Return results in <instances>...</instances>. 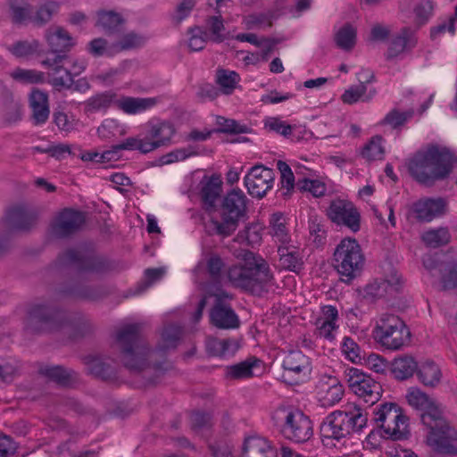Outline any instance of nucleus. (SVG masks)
I'll use <instances>...</instances> for the list:
<instances>
[{
	"label": "nucleus",
	"mask_w": 457,
	"mask_h": 457,
	"mask_svg": "<svg viewBox=\"0 0 457 457\" xmlns=\"http://www.w3.org/2000/svg\"><path fill=\"white\" fill-rule=\"evenodd\" d=\"M416 370L418 371L417 361L411 356L395 358L392 363V372L400 380L411 378Z\"/></svg>",
	"instance_id": "2f4dec72"
},
{
	"label": "nucleus",
	"mask_w": 457,
	"mask_h": 457,
	"mask_svg": "<svg viewBox=\"0 0 457 457\" xmlns=\"http://www.w3.org/2000/svg\"><path fill=\"white\" fill-rule=\"evenodd\" d=\"M274 180L273 170L257 165L251 168L245 176L244 184L250 195L262 198L272 188Z\"/></svg>",
	"instance_id": "4468645a"
},
{
	"label": "nucleus",
	"mask_w": 457,
	"mask_h": 457,
	"mask_svg": "<svg viewBox=\"0 0 457 457\" xmlns=\"http://www.w3.org/2000/svg\"><path fill=\"white\" fill-rule=\"evenodd\" d=\"M10 9L12 19L21 21L30 14V4L28 0H10Z\"/></svg>",
	"instance_id": "864d4df0"
},
{
	"label": "nucleus",
	"mask_w": 457,
	"mask_h": 457,
	"mask_svg": "<svg viewBox=\"0 0 457 457\" xmlns=\"http://www.w3.org/2000/svg\"><path fill=\"white\" fill-rule=\"evenodd\" d=\"M366 91L367 86L362 84L351 87L342 95V101L348 104L357 103L358 101H368L374 96L375 91L373 90L372 94L369 96L366 95Z\"/></svg>",
	"instance_id": "09e8293b"
},
{
	"label": "nucleus",
	"mask_w": 457,
	"mask_h": 457,
	"mask_svg": "<svg viewBox=\"0 0 457 457\" xmlns=\"http://www.w3.org/2000/svg\"><path fill=\"white\" fill-rule=\"evenodd\" d=\"M421 239L424 244L431 248H437L450 242L451 235L447 228L440 227L425 231Z\"/></svg>",
	"instance_id": "72a5a7b5"
},
{
	"label": "nucleus",
	"mask_w": 457,
	"mask_h": 457,
	"mask_svg": "<svg viewBox=\"0 0 457 457\" xmlns=\"http://www.w3.org/2000/svg\"><path fill=\"white\" fill-rule=\"evenodd\" d=\"M275 419L280 423L281 433L288 440L304 443L313 435L311 420L299 410H279L275 413Z\"/></svg>",
	"instance_id": "9d476101"
},
{
	"label": "nucleus",
	"mask_w": 457,
	"mask_h": 457,
	"mask_svg": "<svg viewBox=\"0 0 457 457\" xmlns=\"http://www.w3.org/2000/svg\"><path fill=\"white\" fill-rule=\"evenodd\" d=\"M212 325L219 328H236L239 326V320L230 306L220 302L216 303L210 313Z\"/></svg>",
	"instance_id": "b1692460"
},
{
	"label": "nucleus",
	"mask_w": 457,
	"mask_h": 457,
	"mask_svg": "<svg viewBox=\"0 0 457 457\" xmlns=\"http://www.w3.org/2000/svg\"><path fill=\"white\" fill-rule=\"evenodd\" d=\"M115 106L128 114H135L143 108V100L129 96L120 97L115 101Z\"/></svg>",
	"instance_id": "6e6d98bb"
},
{
	"label": "nucleus",
	"mask_w": 457,
	"mask_h": 457,
	"mask_svg": "<svg viewBox=\"0 0 457 457\" xmlns=\"http://www.w3.org/2000/svg\"><path fill=\"white\" fill-rule=\"evenodd\" d=\"M182 335V329L179 326L170 325L166 327L162 332L163 347L165 349L174 348L177 346Z\"/></svg>",
	"instance_id": "13d9d810"
},
{
	"label": "nucleus",
	"mask_w": 457,
	"mask_h": 457,
	"mask_svg": "<svg viewBox=\"0 0 457 457\" xmlns=\"http://www.w3.org/2000/svg\"><path fill=\"white\" fill-rule=\"evenodd\" d=\"M41 64L50 70L49 83L54 87H70L74 77L80 75L87 67L85 59L63 54L46 58Z\"/></svg>",
	"instance_id": "6e6552de"
},
{
	"label": "nucleus",
	"mask_w": 457,
	"mask_h": 457,
	"mask_svg": "<svg viewBox=\"0 0 457 457\" xmlns=\"http://www.w3.org/2000/svg\"><path fill=\"white\" fill-rule=\"evenodd\" d=\"M249 199L239 188L228 191L220 206L210 214L206 228L211 235L231 236L247 218Z\"/></svg>",
	"instance_id": "f257e3e1"
},
{
	"label": "nucleus",
	"mask_w": 457,
	"mask_h": 457,
	"mask_svg": "<svg viewBox=\"0 0 457 457\" xmlns=\"http://www.w3.org/2000/svg\"><path fill=\"white\" fill-rule=\"evenodd\" d=\"M229 283L252 293H260L270 281L272 275L266 261L260 255L245 251L242 259L227 270Z\"/></svg>",
	"instance_id": "7ed1b4c3"
},
{
	"label": "nucleus",
	"mask_w": 457,
	"mask_h": 457,
	"mask_svg": "<svg viewBox=\"0 0 457 457\" xmlns=\"http://www.w3.org/2000/svg\"><path fill=\"white\" fill-rule=\"evenodd\" d=\"M278 253L280 268L295 272H298L302 269L303 264V258L295 246L290 244L278 245Z\"/></svg>",
	"instance_id": "cd10ccee"
},
{
	"label": "nucleus",
	"mask_w": 457,
	"mask_h": 457,
	"mask_svg": "<svg viewBox=\"0 0 457 457\" xmlns=\"http://www.w3.org/2000/svg\"><path fill=\"white\" fill-rule=\"evenodd\" d=\"M413 112H400L396 109L390 111L384 118L383 123L389 125L393 129L403 126L409 119L411 118Z\"/></svg>",
	"instance_id": "5fc2aeb1"
},
{
	"label": "nucleus",
	"mask_w": 457,
	"mask_h": 457,
	"mask_svg": "<svg viewBox=\"0 0 457 457\" xmlns=\"http://www.w3.org/2000/svg\"><path fill=\"white\" fill-rule=\"evenodd\" d=\"M432 10L433 4L430 0H421L414 9L416 22L419 25L425 23L430 17Z\"/></svg>",
	"instance_id": "0e129e2a"
},
{
	"label": "nucleus",
	"mask_w": 457,
	"mask_h": 457,
	"mask_svg": "<svg viewBox=\"0 0 457 457\" xmlns=\"http://www.w3.org/2000/svg\"><path fill=\"white\" fill-rule=\"evenodd\" d=\"M221 191V181L218 177L210 178L201 190V198L205 204L212 206Z\"/></svg>",
	"instance_id": "ea45409f"
},
{
	"label": "nucleus",
	"mask_w": 457,
	"mask_h": 457,
	"mask_svg": "<svg viewBox=\"0 0 457 457\" xmlns=\"http://www.w3.org/2000/svg\"><path fill=\"white\" fill-rule=\"evenodd\" d=\"M97 133L103 139H112L126 135L127 128L116 120L107 119L98 128Z\"/></svg>",
	"instance_id": "4c0bfd02"
},
{
	"label": "nucleus",
	"mask_w": 457,
	"mask_h": 457,
	"mask_svg": "<svg viewBox=\"0 0 457 457\" xmlns=\"http://www.w3.org/2000/svg\"><path fill=\"white\" fill-rule=\"evenodd\" d=\"M406 400L411 407L422 411V422L425 415H429L434 419L442 412L436 401L418 387H411L408 390Z\"/></svg>",
	"instance_id": "6ab92c4d"
},
{
	"label": "nucleus",
	"mask_w": 457,
	"mask_h": 457,
	"mask_svg": "<svg viewBox=\"0 0 457 457\" xmlns=\"http://www.w3.org/2000/svg\"><path fill=\"white\" fill-rule=\"evenodd\" d=\"M337 45L345 50L353 47L356 40V29L351 24H345L336 34Z\"/></svg>",
	"instance_id": "de8ad7c7"
},
{
	"label": "nucleus",
	"mask_w": 457,
	"mask_h": 457,
	"mask_svg": "<svg viewBox=\"0 0 457 457\" xmlns=\"http://www.w3.org/2000/svg\"><path fill=\"white\" fill-rule=\"evenodd\" d=\"M453 157L444 147L430 145L418 152L409 162V170L420 184L433 185L445 179L453 170Z\"/></svg>",
	"instance_id": "f03ea898"
},
{
	"label": "nucleus",
	"mask_w": 457,
	"mask_h": 457,
	"mask_svg": "<svg viewBox=\"0 0 457 457\" xmlns=\"http://www.w3.org/2000/svg\"><path fill=\"white\" fill-rule=\"evenodd\" d=\"M29 105L33 112L34 122L45 123L49 117L48 96L39 89H33L29 95Z\"/></svg>",
	"instance_id": "bb28decb"
},
{
	"label": "nucleus",
	"mask_w": 457,
	"mask_h": 457,
	"mask_svg": "<svg viewBox=\"0 0 457 457\" xmlns=\"http://www.w3.org/2000/svg\"><path fill=\"white\" fill-rule=\"evenodd\" d=\"M196 154L197 153L192 146L187 148H179L163 155L161 158L160 162L162 165L170 164L175 162L184 161L187 158Z\"/></svg>",
	"instance_id": "4d7b16f0"
},
{
	"label": "nucleus",
	"mask_w": 457,
	"mask_h": 457,
	"mask_svg": "<svg viewBox=\"0 0 457 457\" xmlns=\"http://www.w3.org/2000/svg\"><path fill=\"white\" fill-rule=\"evenodd\" d=\"M8 221L17 229H28L35 223L36 217L22 208H14L8 212Z\"/></svg>",
	"instance_id": "e433bc0d"
},
{
	"label": "nucleus",
	"mask_w": 457,
	"mask_h": 457,
	"mask_svg": "<svg viewBox=\"0 0 457 457\" xmlns=\"http://www.w3.org/2000/svg\"><path fill=\"white\" fill-rule=\"evenodd\" d=\"M123 22L121 16L114 12L101 11L97 13L96 25L104 31H112Z\"/></svg>",
	"instance_id": "a18cd8bd"
},
{
	"label": "nucleus",
	"mask_w": 457,
	"mask_h": 457,
	"mask_svg": "<svg viewBox=\"0 0 457 457\" xmlns=\"http://www.w3.org/2000/svg\"><path fill=\"white\" fill-rule=\"evenodd\" d=\"M447 203L445 199L426 198L414 204L413 210L417 218L424 221H431L446 212Z\"/></svg>",
	"instance_id": "412c9836"
},
{
	"label": "nucleus",
	"mask_w": 457,
	"mask_h": 457,
	"mask_svg": "<svg viewBox=\"0 0 457 457\" xmlns=\"http://www.w3.org/2000/svg\"><path fill=\"white\" fill-rule=\"evenodd\" d=\"M39 372L59 384L66 385L70 381V373L60 366L43 365Z\"/></svg>",
	"instance_id": "3c124183"
},
{
	"label": "nucleus",
	"mask_w": 457,
	"mask_h": 457,
	"mask_svg": "<svg viewBox=\"0 0 457 457\" xmlns=\"http://www.w3.org/2000/svg\"><path fill=\"white\" fill-rule=\"evenodd\" d=\"M343 395L344 387L336 377H326L319 382L318 397L323 406L337 404Z\"/></svg>",
	"instance_id": "aec40b11"
},
{
	"label": "nucleus",
	"mask_w": 457,
	"mask_h": 457,
	"mask_svg": "<svg viewBox=\"0 0 457 457\" xmlns=\"http://www.w3.org/2000/svg\"><path fill=\"white\" fill-rule=\"evenodd\" d=\"M46 40L52 53L60 54L74 46V39L68 32L60 27L50 28L46 35Z\"/></svg>",
	"instance_id": "a878e982"
},
{
	"label": "nucleus",
	"mask_w": 457,
	"mask_h": 457,
	"mask_svg": "<svg viewBox=\"0 0 457 457\" xmlns=\"http://www.w3.org/2000/svg\"><path fill=\"white\" fill-rule=\"evenodd\" d=\"M207 25L212 33L211 39L212 41L220 43L225 40V36L223 34L225 27L220 16L210 17L207 21Z\"/></svg>",
	"instance_id": "680f3d73"
},
{
	"label": "nucleus",
	"mask_w": 457,
	"mask_h": 457,
	"mask_svg": "<svg viewBox=\"0 0 457 457\" xmlns=\"http://www.w3.org/2000/svg\"><path fill=\"white\" fill-rule=\"evenodd\" d=\"M11 77L25 84H42L46 81L45 73L37 70L17 68L11 72Z\"/></svg>",
	"instance_id": "a19ab883"
},
{
	"label": "nucleus",
	"mask_w": 457,
	"mask_h": 457,
	"mask_svg": "<svg viewBox=\"0 0 457 457\" xmlns=\"http://www.w3.org/2000/svg\"><path fill=\"white\" fill-rule=\"evenodd\" d=\"M341 350L346 359L352 362H359L361 360V349L356 342L349 337H345L341 343Z\"/></svg>",
	"instance_id": "603ef678"
},
{
	"label": "nucleus",
	"mask_w": 457,
	"mask_h": 457,
	"mask_svg": "<svg viewBox=\"0 0 457 457\" xmlns=\"http://www.w3.org/2000/svg\"><path fill=\"white\" fill-rule=\"evenodd\" d=\"M373 420L383 432V436L393 440H402L409 434L408 419L403 410L394 403H386L373 411Z\"/></svg>",
	"instance_id": "1a4fd4ad"
},
{
	"label": "nucleus",
	"mask_w": 457,
	"mask_h": 457,
	"mask_svg": "<svg viewBox=\"0 0 457 457\" xmlns=\"http://www.w3.org/2000/svg\"><path fill=\"white\" fill-rule=\"evenodd\" d=\"M327 215L334 223L345 226L353 232H357L360 229V213L349 201L333 200L327 211Z\"/></svg>",
	"instance_id": "2eb2a0df"
},
{
	"label": "nucleus",
	"mask_w": 457,
	"mask_h": 457,
	"mask_svg": "<svg viewBox=\"0 0 457 457\" xmlns=\"http://www.w3.org/2000/svg\"><path fill=\"white\" fill-rule=\"evenodd\" d=\"M277 168L280 173V190L283 195H289L296 183L291 167L283 161L277 162Z\"/></svg>",
	"instance_id": "37998d69"
},
{
	"label": "nucleus",
	"mask_w": 457,
	"mask_h": 457,
	"mask_svg": "<svg viewBox=\"0 0 457 457\" xmlns=\"http://www.w3.org/2000/svg\"><path fill=\"white\" fill-rule=\"evenodd\" d=\"M206 348L212 355L225 358L234 355L239 345L233 339L210 338L206 343Z\"/></svg>",
	"instance_id": "c85d7f7f"
},
{
	"label": "nucleus",
	"mask_w": 457,
	"mask_h": 457,
	"mask_svg": "<svg viewBox=\"0 0 457 457\" xmlns=\"http://www.w3.org/2000/svg\"><path fill=\"white\" fill-rule=\"evenodd\" d=\"M7 49L18 59H29L39 52V43L37 40L17 41Z\"/></svg>",
	"instance_id": "c9c22d12"
},
{
	"label": "nucleus",
	"mask_w": 457,
	"mask_h": 457,
	"mask_svg": "<svg viewBox=\"0 0 457 457\" xmlns=\"http://www.w3.org/2000/svg\"><path fill=\"white\" fill-rule=\"evenodd\" d=\"M270 451H276V449L265 438L256 436L247 437L243 446L244 457L266 455L265 453Z\"/></svg>",
	"instance_id": "c756f323"
},
{
	"label": "nucleus",
	"mask_w": 457,
	"mask_h": 457,
	"mask_svg": "<svg viewBox=\"0 0 457 457\" xmlns=\"http://www.w3.org/2000/svg\"><path fill=\"white\" fill-rule=\"evenodd\" d=\"M264 128L286 138H290L295 126L288 124L281 117H267L264 120Z\"/></svg>",
	"instance_id": "79ce46f5"
},
{
	"label": "nucleus",
	"mask_w": 457,
	"mask_h": 457,
	"mask_svg": "<svg viewBox=\"0 0 457 457\" xmlns=\"http://www.w3.org/2000/svg\"><path fill=\"white\" fill-rule=\"evenodd\" d=\"M260 239V234L256 231L255 228L252 226H248L244 230L240 231L236 237V241L240 243L245 241L247 245H253Z\"/></svg>",
	"instance_id": "774afa93"
},
{
	"label": "nucleus",
	"mask_w": 457,
	"mask_h": 457,
	"mask_svg": "<svg viewBox=\"0 0 457 457\" xmlns=\"http://www.w3.org/2000/svg\"><path fill=\"white\" fill-rule=\"evenodd\" d=\"M216 124L219 126V131L223 133L239 134L245 133L247 130L245 125L220 116L216 118Z\"/></svg>",
	"instance_id": "052dcab7"
},
{
	"label": "nucleus",
	"mask_w": 457,
	"mask_h": 457,
	"mask_svg": "<svg viewBox=\"0 0 457 457\" xmlns=\"http://www.w3.org/2000/svg\"><path fill=\"white\" fill-rule=\"evenodd\" d=\"M417 40L414 36V31L409 28H403L400 32L392 37L389 42L386 58H396L409 49L415 46Z\"/></svg>",
	"instance_id": "5701e85b"
},
{
	"label": "nucleus",
	"mask_w": 457,
	"mask_h": 457,
	"mask_svg": "<svg viewBox=\"0 0 457 457\" xmlns=\"http://www.w3.org/2000/svg\"><path fill=\"white\" fill-rule=\"evenodd\" d=\"M239 81L240 77L236 71L220 69L216 72V83L225 95L232 94Z\"/></svg>",
	"instance_id": "f704fd0d"
},
{
	"label": "nucleus",
	"mask_w": 457,
	"mask_h": 457,
	"mask_svg": "<svg viewBox=\"0 0 457 457\" xmlns=\"http://www.w3.org/2000/svg\"><path fill=\"white\" fill-rule=\"evenodd\" d=\"M284 378L292 384H299L309 379L312 367L308 356L299 350L285 353L282 361Z\"/></svg>",
	"instance_id": "ddd939ff"
},
{
	"label": "nucleus",
	"mask_w": 457,
	"mask_h": 457,
	"mask_svg": "<svg viewBox=\"0 0 457 457\" xmlns=\"http://www.w3.org/2000/svg\"><path fill=\"white\" fill-rule=\"evenodd\" d=\"M314 326L318 337L333 342L339 329V313L337 307L330 304L321 306Z\"/></svg>",
	"instance_id": "dca6fc26"
},
{
	"label": "nucleus",
	"mask_w": 457,
	"mask_h": 457,
	"mask_svg": "<svg viewBox=\"0 0 457 457\" xmlns=\"http://www.w3.org/2000/svg\"><path fill=\"white\" fill-rule=\"evenodd\" d=\"M270 234L279 245L289 244L291 239L287 227V220L282 213H273L270 220Z\"/></svg>",
	"instance_id": "473e14b6"
},
{
	"label": "nucleus",
	"mask_w": 457,
	"mask_h": 457,
	"mask_svg": "<svg viewBox=\"0 0 457 457\" xmlns=\"http://www.w3.org/2000/svg\"><path fill=\"white\" fill-rule=\"evenodd\" d=\"M208 38L206 31L200 28L191 29L189 30L188 47L192 51H200L204 48Z\"/></svg>",
	"instance_id": "bf43d9fd"
},
{
	"label": "nucleus",
	"mask_w": 457,
	"mask_h": 457,
	"mask_svg": "<svg viewBox=\"0 0 457 457\" xmlns=\"http://www.w3.org/2000/svg\"><path fill=\"white\" fill-rule=\"evenodd\" d=\"M367 417L363 411L356 406L348 411H337L324 420L320 426V435L325 439L340 440L351 432H358L365 427Z\"/></svg>",
	"instance_id": "39448f33"
},
{
	"label": "nucleus",
	"mask_w": 457,
	"mask_h": 457,
	"mask_svg": "<svg viewBox=\"0 0 457 457\" xmlns=\"http://www.w3.org/2000/svg\"><path fill=\"white\" fill-rule=\"evenodd\" d=\"M121 150L117 148V145L112 146V149L106 150L103 153H91L87 154V155L83 156V159L96 162H110L112 160H117L119 158V154Z\"/></svg>",
	"instance_id": "69168bd1"
},
{
	"label": "nucleus",
	"mask_w": 457,
	"mask_h": 457,
	"mask_svg": "<svg viewBox=\"0 0 457 457\" xmlns=\"http://www.w3.org/2000/svg\"><path fill=\"white\" fill-rule=\"evenodd\" d=\"M365 263V257L360 244L352 237L343 238L336 246L333 264L336 270L347 279L356 278Z\"/></svg>",
	"instance_id": "0eeeda50"
},
{
	"label": "nucleus",
	"mask_w": 457,
	"mask_h": 457,
	"mask_svg": "<svg viewBox=\"0 0 457 457\" xmlns=\"http://www.w3.org/2000/svg\"><path fill=\"white\" fill-rule=\"evenodd\" d=\"M423 425L428 428L426 443L429 447L438 453L457 454V430L450 426L443 412L434 419L425 415Z\"/></svg>",
	"instance_id": "423d86ee"
},
{
	"label": "nucleus",
	"mask_w": 457,
	"mask_h": 457,
	"mask_svg": "<svg viewBox=\"0 0 457 457\" xmlns=\"http://www.w3.org/2000/svg\"><path fill=\"white\" fill-rule=\"evenodd\" d=\"M115 101H117V96L114 93L105 92L89 98L87 101L86 105L87 111H98L108 108L112 105L115 106Z\"/></svg>",
	"instance_id": "49530a36"
},
{
	"label": "nucleus",
	"mask_w": 457,
	"mask_h": 457,
	"mask_svg": "<svg viewBox=\"0 0 457 457\" xmlns=\"http://www.w3.org/2000/svg\"><path fill=\"white\" fill-rule=\"evenodd\" d=\"M54 121L58 129L66 133L72 132L81 126V122L73 114L58 111L54 113Z\"/></svg>",
	"instance_id": "c03bdc74"
},
{
	"label": "nucleus",
	"mask_w": 457,
	"mask_h": 457,
	"mask_svg": "<svg viewBox=\"0 0 457 457\" xmlns=\"http://www.w3.org/2000/svg\"><path fill=\"white\" fill-rule=\"evenodd\" d=\"M439 271L443 272L442 283L445 289L457 287V263L445 265L444 268L440 267Z\"/></svg>",
	"instance_id": "e2e57ef3"
},
{
	"label": "nucleus",
	"mask_w": 457,
	"mask_h": 457,
	"mask_svg": "<svg viewBox=\"0 0 457 457\" xmlns=\"http://www.w3.org/2000/svg\"><path fill=\"white\" fill-rule=\"evenodd\" d=\"M262 372V361L256 357L246 360L226 368V377L231 379H245L257 376Z\"/></svg>",
	"instance_id": "393cba45"
},
{
	"label": "nucleus",
	"mask_w": 457,
	"mask_h": 457,
	"mask_svg": "<svg viewBox=\"0 0 457 457\" xmlns=\"http://www.w3.org/2000/svg\"><path fill=\"white\" fill-rule=\"evenodd\" d=\"M148 126L149 139H145V154L164 145L174 134L173 126L166 121L152 120L148 122Z\"/></svg>",
	"instance_id": "f3484780"
},
{
	"label": "nucleus",
	"mask_w": 457,
	"mask_h": 457,
	"mask_svg": "<svg viewBox=\"0 0 457 457\" xmlns=\"http://www.w3.org/2000/svg\"><path fill=\"white\" fill-rule=\"evenodd\" d=\"M58 4L55 2L45 3L37 12L34 18L35 21L44 23L50 20L52 15L57 11Z\"/></svg>",
	"instance_id": "338daca9"
},
{
	"label": "nucleus",
	"mask_w": 457,
	"mask_h": 457,
	"mask_svg": "<svg viewBox=\"0 0 457 457\" xmlns=\"http://www.w3.org/2000/svg\"><path fill=\"white\" fill-rule=\"evenodd\" d=\"M385 148L383 138L380 136H375L362 147L361 157L367 161L381 160L384 157Z\"/></svg>",
	"instance_id": "58836bf2"
},
{
	"label": "nucleus",
	"mask_w": 457,
	"mask_h": 457,
	"mask_svg": "<svg viewBox=\"0 0 457 457\" xmlns=\"http://www.w3.org/2000/svg\"><path fill=\"white\" fill-rule=\"evenodd\" d=\"M296 187L300 191L309 192L314 197L323 196L327 191L326 184L320 179L303 178L297 181Z\"/></svg>",
	"instance_id": "8fccbe9b"
},
{
	"label": "nucleus",
	"mask_w": 457,
	"mask_h": 457,
	"mask_svg": "<svg viewBox=\"0 0 457 457\" xmlns=\"http://www.w3.org/2000/svg\"><path fill=\"white\" fill-rule=\"evenodd\" d=\"M372 334L377 343L392 351L403 349L411 341V331L404 321L399 316L389 312L377 317Z\"/></svg>",
	"instance_id": "20e7f679"
},
{
	"label": "nucleus",
	"mask_w": 457,
	"mask_h": 457,
	"mask_svg": "<svg viewBox=\"0 0 457 457\" xmlns=\"http://www.w3.org/2000/svg\"><path fill=\"white\" fill-rule=\"evenodd\" d=\"M345 374L349 388L359 398L370 405L379 400L381 386L370 375L356 368L345 370Z\"/></svg>",
	"instance_id": "9b49d317"
},
{
	"label": "nucleus",
	"mask_w": 457,
	"mask_h": 457,
	"mask_svg": "<svg viewBox=\"0 0 457 457\" xmlns=\"http://www.w3.org/2000/svg\"><path fill=\"white\" fill-rule=\"evenodd\" d=\"M116 344L125 365L134 369L140 359V327L134 324L122 327L116 335Z\"/></svg>",
	"instance_id": "f8f14e48"
},
{
	"label": "nucleus",
	"mask_w": 457,
	"mask_h": 457,
	"mask_svg": "<svg viewBox=\"0 0 457 457\" xmlns=\"http://www.w3.org/2000/svg\"><path fill=\"white\" fill-rule=\"evenodd\" d=\"M285 8V1L278 0L275 3V9L266 12L253 13L243 19V24L246 29H255L270 27L272 21L277 19Z\"/></svg>",
	"instance_id": "4be33fe9"
},
{
	"label": "nucleus",
	"mask_w": 457,
	"mask_h": 457,
	"mask_svg": "<svg viewBox=\"0 0 457 457\" xmlns=\"http://www.w3.org/2000/svg\"><path fill=\"white\" fill-rule=\"evenodd\" d=\"M85 222L84 215L77 211L64 210L52 225L53 234L57 237L67 236L79 229Z\"/></svg>",
	"instance_id": "a211bd4d"
},
{
	"label": "nucleus",
	"mask_w": 457,
	"mask_h": 457,
	"mask_svg": "<svg viewBox=\"0 0 457 457\" xmlns=\"http://www.w3.org/2000/svg\"><path fill=\"white\" fill-rule=\"evenodd\" d=\"M417 375L424 386L430 387L438 385L442 378L439 367L430 361H427L420 366Z\"/></svg>",
	"instance_id": "7c9ffc66"
}]
</instances>
